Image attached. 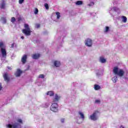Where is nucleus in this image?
Returning a JSON list of instances; mask_svg holds the SVG:
<instances>
[{"instance_id": "obj_1", "label": "nucleus", "mask_w": 128, "mask_h": 128, "mask_svg": "<svg viewBox=\"0 0 128 128\" xmlns=\"http://www.w3.org/2000/svg\"><path fill=\"white\" fill-rule=\"evenodd\" d=\"M0 58L2 60H4L6 58V45L2 42H0Z\"/></svg>"}, {"instance_id": "obj_2", "label": "nucleus", "mask_w": 128, "mask_h": 128, "mask_svg": "<svg viewBox=\"0 0 128 128\" xmlns=\"http://www.w3.org/2000/svg\"><path fill=\"white\" fill-rule=\"evenodd\" d=\"M113 72L114 74H117L118 76H123L124 74V71L122 69H119L118 67H114L113 69Z\"/></svg>"}, {"instance_id": "obj_3", "label": "nucleus", "mask_w": 128, "mask_h": 128, "mask_svg": "<svg viewBox=\"0 0 128 128\" xmlns=\"http://www.w3.org/2000/svg\"><path fill=\"white\" fill-rule=\"evenodd\" d=\"M24 29L22 30L23 34H24L25 36H28L32 33V30H30V26L28 24H24Z\"/></svg>"}, {"instance_id": "obj_4", "label": "nucleus", "mask_w": 128, "mask_h": 128, "mask_svg": "<svg viewBox=\"0 0 128 128\" xmlns=\"http://www.w3.org/2000/svg\"><path fill=\"white\" fill-rule=\"evenodd\" d=\"M109 12L112 16H114L116 14V12H120V9L116 7H114L110 8L109 10Z\"/></svg>"}, {"instance_id": "obj_5", "label": "nucleus", "mask_w": 128, "mask_h": 128, "mask_svg": "<svg viewBox=\"0 0 128 128\" xmlns=\"http://www.w3.org/2000/svg\"><path fill=\"white\" fill-rule=\"evenodd\" d=\"M6 128H21L22 126L18 122L12 123V124H6Z\"/></svg>"}, {"instance_id": "obj_6", "label": "nucleus", "mask_w": 128, "mask_h": 128, "mask_svg": "<svg viewBox=\"0 0 128 128\" xmlns=\"http://www.w3.org/2000/svg\"><path fill=\"white\" fill-rule=\"evenodd\" d=\"M98 111H96L94 112L89 116V120L94 121L97 120L98 118Z\"/></svg>"}, {"instance_id": "obj_7", "label": "nucleus", "mask_w": 128, "mask_h": 128, "mask_svg": "<svg viewBox=\"0 0 128 128\" xmlns=\"http://www.w3.org/2000/svg\"><path fill=\"white\" fill-rule=\"evenodd\" d=\"M58 105L56 103H53L51 105L50 110L52 112H58Z\"/></svg>"}, {"instance_id": "obj_8", "label": "nucleus", "mask_w": 128, "mask_h": 128, "mask_svg": "<svg viewBox=\"0 0 128 128\" xmlns=\"http://www.w3.org/2000/svg\"><path fill=\"white\" fill-rule=\"evenodd\" d=\"M85 44L87 46L90 47L92 46V40L88 38L86 40Z\"/></svg>"}, {"instance_id": "obj_9", "label": "nucleus", "mask_w": 128, "mask_h": 128, "mask_svg": "<svg viewBox=\"0 0 128 128\" xmlns=\"http://www.w3.org/2000/svg\"><path fill=\"white\" fill-rule=\"evenodd\" d=\"M60 96H59L58 94H56L53 99V102H58V100H60Z\"/></svg>"}, {"instance_id": "obj_10", "label": "nucleus", "mask_w": 128, "mask_h": 128, "mask_svg": "<svg viewBox=\"0 0 128 128\" xmlns=\"http://www.w3.org/2000/svg\"><path fill=\"white\" fill-rule=\"evenodd\" d=\"M78 116L79 118H81L82 120H84V114L82 111H79L78 112Z\"/></svg>"}, {"instance_id": "obj_11", "label": "nucleus", "mask_w": 128, "mask_h": 128, "mask_svg": "<svg viewBox=\"0 0 128 128\" xmlns=\"http://www.w3.org/2000/svg\"><path fill=\"white\" fill-rule=\"evenodd\" d=\"M22 74V71L20 69H17L16 72L15 73L16 76L18 77L20 76V75Z\"/></svg>"}, {"instance_id": "obj_12", "label": "nucleus", "mask_w": 128, "mask_h": 128, "mask_svg": "<svg viewBox=\"0 0 128 128\" xmlns=\"http://www.w3.org/2000/svg\"><path fill=\"white\" fill-rule=\"evenodd\" d=\"M28 58V56L26 54L24 55L22 58V64H26V59Z\"/></svg>"}, {"instance_id": "obj_13", "label": "nucleus", "mask_w": 128, "mask_h": 128, "mask_svg": "<svg viewBox=\"0 0 128 128\" xmlns=\"http://www.w3.org/2000/svg\"><path fill=\"white\" fill-rule=\"evenodd\" d=\"M3 76L4 78V80H6V82H8L10 81V78H8V74L7 73H5L4 75Z\"/></svg>"}, {"instance_id": "obj_14", "label": "nucleus", "mask_w": 128, "mask_h": 128, "mask_svg": "<svg viewBox=\"0 0 128 128\" xmlns=\"http://www.w3.org/2000/svg\"><path fill=\"white\" fill-rule=\"evenodd\" d=\"M99 61L100 62H101L102 64H104L106 63V59H104V58L102 56H100V60Z\"/></svg>"}, {"instance_id": "obj_15", "label": "nucleus", "mask_w": 128, "mask_h": 128, "mask_svg": "<svg viewBox=\"0 0 128 128\" xmlns=\"http://www.w3.org/2000/svg\"><path fill=\"white\" fill-rule=\"evenodd\" d=\"M54 66H55L56 68H58V66H60V61H54Z\"/></svg>"}, {"instance_id": "obj_16", "label": "nucleus", "mask_w": 128, "mask_h": 128, "mask_svg": "<svg viewBox=\"0 0 128 128\" xmlns=\"http://www.w3.org/2000/svg\"><path fill=\"white\" fill-rule=\"evenodd\" d=\"M47 96H54V92L52 91H49L46 93Z\"/></svg>"}, {"instance_id": "obj_17", "label": "nucleus", "mask_w": 128, "mask_h": 128, "mask_svg": "<svg viewBox=\"0 0 128 128\" xmlns=\"http://www.w3.org/2000/svg\"><path fill=\"white\" fill-rule=\"evenodd\" d=\"M0 8H6V3L4 0H2V3L0 5Z\"/></svg>"}, {"instance_id": "obj_18", "label": "nucleus", "mask_w": 128, "mask_h": 128, "mask_svg": "<svg viewBox=\"0 0 128 128\" xmlns=\"http://www.w3.org/2000/svg\"><path fill=\"white\" fill-rule=\"evenodd\" d=\"M121 18L123 22H124V23L126 22V20H128V18L126 16H122Z\"/></svg>"}, {"instance_id": "obj_19", "label": "nucleus", "mask_w": 128, "mask_h": 128, "mask_svg": "<svg viewBox=\"0 0 128 128\" xmlns=\"http://www.w3.org/2000/svg\"><path fill=\"white\" fill-rule=\"evenodd\" d=\"M32 58L34 60H36V58H40V54H34L32 56Z\"/></svg>"}, {"instance_id": "obj_20", "label": "nucleus", "mask_w": 128, "mask_h": 128, "mask_svg": "<svg viewBox=\"0 0 128 128\" xmlns=\"http://www.w3.org/2000/svg\"><path fill=\"white\" fill-rule=\"evenodd\" d=\"M76 6H82V0H78L76 2Z\"/></svg>"}, {"instance_id": "obj_21", "label": "nucleus", "mask_w": 128, "mask_h": 128, "mask_svg": "<svg viewBox=\"0 0 128 128\" xmlns=\"http://www.w3.org/2000/svg\"><path fill=\"white\" fill-rule=\"evenodd\" d=\"M94 90H100V86L98 85H94Z\"/></svg>"}, {"instance_id": "obj_22", "label": "nucleus", "mask_w": 128, "mask_h": 128, "mask_svg": "<svg viewBox=\"0 0 128 128\" xmlns=\"http://www.w3.org/2000/svg\"><path fill=\"white\" fill-rule=\"evenodd\" d=\"M96 76H102V71H100V70H98V72L96 73Z\"/></svg>"}, {"instance_id": "obj_23", "label": "nucleus", "mask_w": 128, "mask_h": 128, "mask_svg": "<svg viewBox=\"0 0 128 128\" xmlns=\"http://www.w3.org/2000/svg\"><path fill=\"white\" fill-rule=\"evenodd\" d=\"M112 80L113 82H116V80H118V77L114 76V78H112Z\"/></svg>"}, {"instance_id": "obj_24", "label": "nucleus", "mask_w": 128, "mask_h": 128, "mask_svg": "<svg viewBox=\"0 0 128 128\" xmlns=\"http://www.w3.org/2000/svg\"><path fill=\"white\" fill-rule=\"evenodd\" d=\"M1 20L2 22L4 24H6V18L2 17L1 18Z\"/></svg>"}, {"instance_id": "obj_25", "label": "nucleus", "mask_w": 128, "mask_h": 128, "mask_svg": "<svg viewBox=\"0 0 128 128\" xmlns=\"http://www.w3.org/2000/svg\"><path fill=\"white\" fill-rule=\"evenodd\" d=\"M56 16L58 20L60 18V14L58 12H56Z\"/></svg>"}, {"instance_id": "obj_26", "label": "nucleus", "mask_w": 128, "mask_h": 128, "mask_svg": "<svg viewBox=\"0 0 128 128\" xmlns=\"http://www.w3.org/2000/svg\"><path fill=\"white\" fill-rule=\"evenodd\" d=\"M44 6L45 8H46V10H48L49 8H48V4L46 3V4H44Z\"/></svg>"}, {"instance_id": "obj_27", "label": "nucleus", "mask_w": 128, "mask_h": 128, "mask_svg": "<svg viewBox=\"0 0 128 128\" xmlns=\"http://www.w3.org/2000/svg\"><path fill=\"white\" fill-rule=\"evenodd\" d=\"M108 30H110V27L108 26H106L105 28V32H108Z\"/></svg>"}, {"instance_id": "obj_28", "label": "nucleus", "mask_w": 128, "mask_h": 128, "mask_svg": "<svg viewBox=\"0 0 128 128\" xmlns=\"http://www.w3.org/2000/svg\"><path fill=\"white\" fill-rule=\"evenodd\" d=\"M39 78H44V75L41 74L38 76Z\"/></svg>"}, {"instance_id": "obj_29", "label": "nucleus", "mask_w": 128, "mask_h": 128, "mask_svg": "<svg viewBox=\"0 0 128 128\" xmlns=\"http://www.w3.org/2000/svg\"><path fill=\"white\" fill-rule=\"evenodd\" d=\"M11 22L14 23L16 22V18L14 17H12L11 19Z\"/></svg>"}, {"instance_id": "obj_30", "label": "nucleus", "mask_w": 128, "mask_h": 128, "mask_svg": "<svg viewBox=\"0 0 128 128\" xmlns=\"http://www.w3.org/2000/svg\"><path fill=\"white\" fill-rule=\"evenodd\" d=\"M38 8H36L35 11L34 12V14H38Z\"/></svg>"}, {"instance_id": "obj_31", "label": "nucleus", "mask_w": 128, "mask_h": 128, "mask_svg": "<svg viewBox=\"0 0 128 128\" xmlns=\"http://www.w3.org/2000/svg\"><path fill=\"white\" fill-rule=\"evenodd\" d=\"M100 100H95V104H100Z\"/></svg>"}, {"instance_id": "obj_32", "label": "nucleus", "mask_w": 128, "mask_h": 128, "mask_svg": "<svg viewBox=\"0 0 128 128\" xmlns=\"http://www.w3.org/2000/svg\"><path fill=\"white\" fill-rule=\"evenodd\" d=\"M17 122L20 124H22V119H18Z\"/></svg>"}, {"instance_id": "obj_33", "label": "nucleus", "mask_w": 128, "mask_h": 128, "mask_svg": "<svg viewBox=\"0 0 128 128\" xmlns=\"http://www.w3.org/2000/svg\"><path fill=\"white\" fill-rule=\"evenodd\" d=\"M94 2H91L90 4H88V6H94Z\"/></svg>"}, {"instance_id": "obj_34", "label": "nucleus", "mask_w": 128, "mask_h": 128, "mask_svg": "<svg viewBox=\"0 0 128 128\" xmlns=\"http://www.w3.org/2000/svg\"><path fill=\"white\" fill-rule=\"evenodd\" d=\"M22 2H24V0H19V4H22Z\"/></svg>"}, {"instance_id": "obj_35", "label": "nucleus", "mask_w": 128, "mask_h": 128, "mask_svg": "<svg viewBox=\"0 0 128 128\" xmlns=\"http://www.w3.org/2000/svg\"><path fill=\"white\" fill-rule=\"evenodd\" d=\"M2 90V83H0V91Z\"/></svg>"}, {"instance_id": "obj_36", "label": "nucleus", "mask_w": 128, "mask_h": 128, "mask_svg": "<svg viewBox=\"0 0 128 128\" xmlns=\"http://www.w3.org/2000/svg\"><path fill=\"white\" fill-rule=\"evenodd\" d=\"M60 121L62 124H64V118L61 119Z\"/></svg>"}, {"instance_id": "obj_37", "label": "nucleus", "mask_w": 128, "mask_h": 128, "mask_svg": "<svg viewBox=\"0 0 128 128\" xmlns=\"http://www.w3.org/2000/svg\"><path fill=\"white\" fill-rule=\"evenodd\" d=\"M36 26L37 28H40V24H36Z\"/></svg>"}, {"instance_id": "obj_38", "label": "nucleus", "mask_w": 128, "mask_h": 128, "mask_svg": "<svg viewBox=\"0 0 128 128\" xmlns=\"http://www.w3.org/2000/svg\"><path fill=\"white\" fill-rule=\"evenodd\" d=\"M14 44H11V48H14Z\"/></svg>"}, {"instance_id": "obj_39", "label": "nucleus", "mask_w": 128, "mask_h": 128, "mask_svg": "<svg viewBox=\"0 0 128 128\" xmlns=\"http://www.w3.org/2000/svg\"><path fill=\"white\" fill-rule=\"evenodd\" d=\"M8 70H12V68L11 67H8Z\"/></svg>"}, {"instance_id": "obj_40", "label": "nucleus", "mask_w": 128, "mask_h": 128, "mask_svg": "<svg viewBox=\"0 0 128 128\" xmlns=\"http://www.w3.org/2000/svg\"><path fill=\"white\" fill-rule=\"evenodd\" d=\"M21 38H22V40H24V36H21Z\"/></svg>"}, {"instance_id": "obj_41", "label": "nucleus", "mask_w": 128, "mask_h": 128, "mask_svg": "<svg viewBox=\"0 0 128 128\" xmlns=\"http://www.w3.org/2000/svg\"><path fill=\"white\" fill-rule=\"evenodd\" d=\"M120 128H124V127L123 126H120Z\"/></svg>"}]
</instances>
